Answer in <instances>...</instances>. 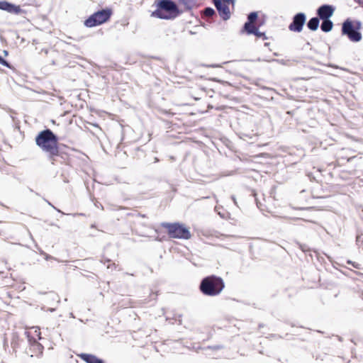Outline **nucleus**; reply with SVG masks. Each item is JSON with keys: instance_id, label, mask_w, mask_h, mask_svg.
I'll return each mask as SVG.
<instances>
[{"instance_id": "nucleus-1", "label": "nucleus", "mask_w": 363, "mask_h": 363, "mask_svg": "<svg viewBox=\"0 0 363 363\" xmlns=\"http://www.w3.org/2000/svg\"><path fill=\"white\" fill-rule=\"evenodd\" d=\"M36 145L49 155L50 160L59 154L58 138L50 129L40 131L35 138Z\"/></svg>"}, {"instance_id": "nucleus-2", "label": "nucleus", "mask_w": 363, "mask_h": 363, "mask_svg": "<svg viewBox=\"0 0 363 363\" xmlns=\"http://www.w3.org/2000/svg\"><path fill=\"white\" fill-rule=\"evenodd\" d=\"M225 287L223 280L217 276L211 275L203 278L199 285L201 293L208 296L219 295Z\"/></svg>"}, {"instance_id": "nucleus-3", "label": "nucleus", "mask_w": 363, "mask_h": 363, "mask_svg": "<svg viewBox=\"0 0 363 363\" xmlns=\"http://www.w3.org/2000/svg\"><path fill=\"white\" fill-rule=\"evenodd\" d=\"M179 14L177 4L171 0H161L157 4V9L151 14L152 17L161 19H173Z\"/></svg>"}, {"instance_id": "nucleus-4", "label": "nucleus", "mask_w": 363, "mask_h": 363, "mask_svg": "<svg viewBox=\"0 0 363 363\" xmlns=\"http://www.w3.org/2000/svg\"><path fill=\"white\" fill-rule=\"evenodd\" d=\"M112 11L109 9L98 11L86 19L84 24L87 28H92L101 25L109 20Z\"/></svg>"}, {"instance_id": "nucleus-5", "label": "nucleus", "mask_w": 363, "mask_h": 363, "mask_svg": "<svg viewBox=\"0 0 363 363\" xmlns=\"http://www.w3.org/2000/svg\"><path fill=\"white\" fill-rule=\"evenodd\" d=\"M162 226L168 230V235L170 238L186 240L191 238L189 230L183 225L165 223L162 224Z\"/></svg>"}, {"instance_id": "nucleus-6", "label": "nucleus", "mask_w": 363, "mask_h": 363, "mask_svg": "<svg viewBox=\"0 0 363 363\" xmlns=\"http://www.w3.org/2000/svg\"><path fill=\"white\" fill-rule=\"evenodd\" d=\"M358 26L354 28L352 22L347 19L343 23L342 26V33L345 35L352 42H359L362 40V34L357 30L360 27V23L357 22Z\"/></svg>"}, {"instance_id": "nucleus-7", "label": "nucleus", "mask_w": 363, "mask_h": 363, "mask_svg": "<svg viewBox=\"0 0 363 363\" xmlns=\"http://www.w3.org/2000/svg\"><path fill=\"white\" fill-rule=\"evenodd\" d=\"M306 16L303 13H296L292 19V22L289 26L291 31L300 33L303 30V27L306 23Z\"/></svg>"}, {"instance_id": "nucleus-8", "label": "nucleus", "mask_w": 363, "mask_h": 363, "mask_svg": "<svg viewBox=\"0 0 363 363\" xmlns=\"http://www.w3.org/2000/svg\"><path fill=\"white\" fill-rule=\"evenodd\" d=\"M213 3L220 18L224 21L228 20L230 18V11L228 6L221 0H213Z\"/></svg>"}, {"instance_id": "nucleus-9", "label": "nucleus", "mask_w": 363, "mask_h": 363, "mask_svg": "<svg viewBox=\"0 0 363 363\" xmlns=\"http://www.w3.org/2000/svg\"><path fill=\"white\" fill-rule=\"evenodd\" d=\"M334 11L335 8L333 6L323 4L317 9V15L319 19H330V18L333 15Z\"/></svg>"}, {"instance_id": "nucleus-10", "label": "nucleus", "mask_w": 363, "mask_h": 363, "mask_svg": "<svg viewBox=\"0 0 363 363\" xmlns=\"http://www.w3.org/2000/svg\"><path fill=\"white\" fill-rule=\"evenodd\" d=\"M0 9L12 14H20L23 12L20 6L15 5L6 1H0Z\"/></svg>"}, {"instance_id": "nucleus-11", "label": "nucleus", "mask_w": 363, "mask_h": 363, "mask_svg": "<svg viewBox=\"0 0 363 363\" xmlns=\"http://www.w3.org/2000/svg\"><path fill=\"white\" fill-rule=\"evenodd\" d=\"M79 357L86 362V363H103L101 359H99L96 356L91 354L82 353L80 354Z\"/></svg>"}, {"instance_id": "nucleus-12", "label": "nucleus", "mask_w": 363, "mask_h": 363, "mask_svg": "<svg viewBox=\"0 0 363 363\" xmlns=\"http://www.w3.org/2000/svg\"><path fill=\"white\" fill-rule=\"evenodd\" d=\"M319 23H320V21H319L318 17L311 18L307 23V27L310 30L315 31L318 29V28L319 26Z\"/></svg>"}, {"instance_id": "nucleus-13", "label": "nucleus", "mask_w": 363, "mask_h": 363, "mask_svg": "<svg viewBox=\"0 0 363 363\" xmlns=\"http://www.w3.org/2000/svg\"><path fill=\"white\" fill-rule=\"evenodd\" d=\"M333 27V23L330 19L322 20V23L320 25V29L322 31L325 33L330 32Z\"/></svg>"}, {"instance_id": "nucleus-14", "label": "nucleus", "mask_w": 363, "mask_h": 363, "mask_svg": "<svg viewBox=\"0 0 363 363\" xmlns=\"http://www.w3.org/2000/svg\"><path fill=\"white\" fill-rule=\"evenodd\" d=\"M252 23H253L250 22L245 23L243 30L241 32L243 33L245 31L249 35L255 33L257 28Z\"/></svg>"}, {"instance_id": "nucleus-15", "label": "nucleus", "mask_w": 363, "mask_h": 363, "mask_svg": "<svg viewBox=\"0 0 363 363\" xmlns=\"http://www.w3.org/2000/svg\"><path fill=\"white\" fill-rule=\"evenodd\" d=\"M203 14L206 16V17H211L213 16V15L216 14V12L214 11L213 9L211 8V7H207L204 10H203Z\"/></svg>"}, {"instance_id": "nucleus-16", "label": "nucleus", "mask_w": 363, "mask_h": 363, "mask_svg": "<svg viewBox=\"0 0 363 363\" xmlns=\"http://www.w3.org/2000/svg\"><path fill=\"white\" fill-rule=\"evenodd\" d=\"M257 18V12H251L247 16V22L254 23Z\"/></svg>"}, {"instance_id": "nucleus-17", "label": "nucleus", "mask_w": 363, "mask_h": 363, "mask_svg": "<svg viewBox=\"0 0 363 363\" xmlns=\"http://www.w3.org/2000/svg\"><path fill=\"white\" fill-rule=\"evenodd\" d=\"M257 137V134H247V133H242V136H240L241 138L246 140V138L249 139H254Z\"/></svg>"}, {"instance_id": "nucleus-18", "label": "nucleus", "mask_w": 363, "mask_h": 363, "mask_svg": "<svg viewBox=\"0 0 363 363\" xmlns=\"http://www.w3.org/2000/svg\"><path fill=\"white\" fill-rule=\"evenodd\" d=\"M255 35H256L257 38H263L264 39H266L264 33L260 32L258 28H257V30L255 33H253Z\"/></svg>"}, {"instance_id": "nucleus-19", "label": "nucleus", "mask_w": 363, "mask_h": 363, "mask_svg": "<svg viewBox=\"0 0 363 363\" xmlns=\"http://www.w3.org/2000/svg\"><path fill=\"white\" fill-rule=\"evenodd\" d=\"M34 330V336L37 337L38 340L41 339L40 329L38 327L33 328Z\"/></svg>"}, {"instance_id": "nucleus-20", "label": "nucleus", "mask_w": 363, "mask_h": 363, "mask_svg": "<svg viewBox=\"0 0 363 363\" xmlns=\"http://www.w3.org/2000/svg\"><path fill=\"white\" fill-rule=\"evenodd\" d=\"M0 64L6 67H10L9 63L6 60H5L1 56H0Z\"/></svg>"}, {"instance_id": "nucleus-21", "label": "nucleus", "mask_w": 363, "mask_h": 363, "mask_svg": "<svg viewBox=\"0 0 363 363\" xmlns=\"http://www.w3.org/2000/svg\"><path fill=\"white\" fill-rule=\"evenodd\" d=\"M271 62H280L282 65H285V62H284L283 60L272 59Z\"/></svg>"}, {"instance_id": "nucleus-22", "label": "nucleus", "mask_w": 363, "mask_h": 363, "mask_svg": "<svg viewBox=\"0 0 363 363\" xmlns=\"http://www.w3.org/2000/svg\"><path fill=\"white\" fill-rule=\"evenodd\" d=\"M43 255H45V259L46 260H50V259H55L52 256H50V255H49L48 254L43 253Z\"/></svg>"}, {"instance_id": "nucleus-23", "label": "nucleus", "mask_w": 363, "mask_h": 363, "mask_svg": "<svg viewBox=\"0 0 363 363\" xmlns=\"http://www.w3.org/2000/svg\"><path fill=\"white\" fill-rule=\"evenodd\" d=\"M352 266L354 267L356 269H359L360 268V264H358V263H356V262H353Z\"/></svg>"}, {"instance_id": "nucleus-24", "label": "nucleus", "mask_w": 363, "mask_h": 363, "mask_svg": "<svg viewBox=\"0 0 363 363\" xmlns=\"http://www.w3.org/2000/svg\"><path fill=\"white\" fill-rule=\"evenodd\" d=\"M256 61H258V62H262V61H264V62H271V60H269V59H260V58H258Z\"/></svg>"}, {"instance_id": "nucleus-25", "label": "nucleus", "mask_w": 363, "mask_h": 363, "mask_svg": "<svg viewBox=\"0 0 363 363\" xmlns=\"http://www.w3.org/2000/svg\"><path fill=\"white\" fill-rule=\"evenodd\" d=\"M232 200L233 201L234 203L237 206V201L234 196H231Z\"/></svg>"}, {"instance_id": "nucleus-26", "label": "nucleus", "mask_w": 363, "mask_h": 363, "mask_svg": "<svg viewBox=\"0 0 363 363\" xmlns=\"http://www.w3.org/2000/svg\"><path fill=\"white\" fill-rule=\"evenodd\" d=\"M26 334H27V337H28V340H29V341H31V340H30V332L26 333Z\"/></svg>"}, {"instance_id": "nucleus-27", "label": "nucleus", "mask_w": 363, "mask_h": 363, "mask_svg": "<svg viewBox=\"0 0 363 363\" xmlns=\"http://www.w3.org/2000/svg\"><path fill=\"white\" fill-rule=\"evenodd\" d=\"M213 348L214 350H218V349H220V347L218 345V346H215V347H213Z\"/></svg>"}, {"instance_id": "nucleus-28", "label": "nucleus", "mask_w": 363, "mask_h": 363, "mask_svg": "<svg viewBox=\"0 0 363 363\" xmlns=\"http://www.w3.org/2000/svg\"><path fill=\"white\" fill-rule=\"evenodd\" d=\"M210 67H220V65H211Z\"/></svg>"}, {"instance_id": "nucleus-29", "label": "nucleus", "mask_w": 363, "mask_h": 363, "mask_svg": "<svg viewBox=\"0 0 363 363\" xmlns=\"http://www.w3.org/2000/svg\"><path fill=\"white\" fill-rule=\"evenodd\" d=\"M353 262H352V261H350V260H348V261H347V263H348V264H351V265L352 264V263H353Z\"/></svg>"}, {"instance_id": "nucleus-30", "label": "nucleus", "mask_w": 363, "mask_h": 363, "mask_svg": "<svg viewBox=\"0 0 363 363\" xmlns=\"http://www.w3.org/2000/svg\"><path fill=\"white\" fill-rule=\"evenodd\" d=\"M4 54H5L6 55H8L7 51H4Z\"/></svg>"}, {"instance_id": "nucleus-31", "label": "nucleus", "mask_w": 363, "mask_h": 363, "mask_svg": "<svg viewBox=\"0 0 363 363\" xmlns=\"http://www.w3.org/2000/svg\"><path fill=\"white\" fill-rule=\"evenodd\" d=\"M48 204H49L50 206H52V205L51 204V203H50V202H48Z\"/></svg>"}]
</instances>
